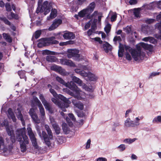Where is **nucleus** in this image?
I'll list each match as a JSON object with an SVG mask.
<instances>
[{"mask_svg": "<svg viewBox=\"0 0 161 161\" xmlns=\"http://www.w3.org/2000/svg\"><path fill=\"white\" fill-rule=\"evenodd\" d=\"M148 47V45L143 42L137 45L136 49H133L128 46H126L125 47L126 51V58L130 61L132 58L135 61L140 62L144 59L145 57V53L143 51V49H147Z\"/></svg>", "mask_w": 161, "mask_h": 161, "instance_id": "nucleus-1", "label": "nucleus"}, {"mask_svg": "<svg viewBox=\"0 0 161 161\" xmlns=\"http://www.w3.org/2000/svg\"><path fill=\"white\" fill-rule=\"evenodd\" d=\"M56 79L58 82L68 87L73 91L74 92H70L69 93L71 96L74 97L75 98L78 100H83L86 97L85 93L79 90L73 82L71 81L69 82H68L66 83L62 78L58 76L56 77Z\"/></svg>", "mask_w": 161, "mask_h": 161, "instance_id": "nucleus-2", "label": "nucleus"}, {"mask_svg": "<svg viewBox=\"0 0 161 161\" xmlns=\"http://www.w3.org/2000/svg\"><path fill=\"white\" fill-rule=\"evenodd\" d=\"M16 137L17 141L19 142L21 151L25 152L26 150V145L29 144L28 137L25 135V128L18 129L16 131Z\"/></svg>", "mask_w": 161, "mask_h": 161, "instance_id": "nucleus-3", "label": "nucleus"}, {"mask_svg": "<svg viewBox=\"0 0 161 161\" xmlns=\"http://www.w3.org/2000/svg\"><path fill=\"white\" fill-rule=\"evenodd\" d=\"M58 97L63 101L64 102H61L55 98H52L51 99L52 101L56 105H57L64 112H66V108H68L69 104L71 103L69 100V98H67L61 94H59L58 96Z\"/></svg>", "mask_w": 161, "mask_h": 161, "instance_id": "nucleus-4", "label": "nucleus"}, {"mask_svg": "<svg viewBox=\"0 0 161 161\" xmlns=\"http://www.w3.org/2000/svg\"><path fill=\"white\" fill-rule=\"evenodd\" d=\"M37 124H36L35 126L38 135L42 140H44L45 144L49 147L51 145V143L49 138L47 137V135L44 131H42V133H41L40 127Z\"/></svg>", "mask_w": 161, "mask_h": 161, "instance_id": "nucleus-5", "label": "nucleus"}, {"mask_svg": "<svg viewBox=\"0 0 161 161\" xmlns=\"http://www.w3.org/2000/svg\"><path fill=\"white\" fill-rule=\"evenodd\" d=\"M143 118L142 117H136L135 121L131 120L130 118H127L125 121V126L127 127L137 126L140 125L139 120Z\"/></svg>", "mask_w": 161, "mask_h": 161, "instance_id": "nucleus-6", "label": "nucleus"}, {"mask_svg": "<svg viewBox=\"0 0 161 161\" xmlns=\"http://www.w3.org/2000/svg\"><path fill=\"white\" fill-rule=\"evenodd\" d=\"M8 122L7 120H4L3 122L1 124L2 126H4L6 127V130L8 135L10 136V140L12 143H14L15 142V137L14 136V131L8 126Z\"/></svg>", "mask_w": 161, "mask_h": 161, "instance_id": "nucleus-7", "label": "nucleus"}, {"mask_svg": "<svg viewBox=\"0 0 161 161\" xmlns=\"http://www.w3.org/2000/svg\"><path fill=\"white\" fill-rule=\"evenodd\" d=\"M67 56L69 58L73 57V59L77 61H79L80 55L79 54V51L76 49H69L67 51Z\"/></svg>", "mask_w": 161, "mask_h": 161, "instance_id": "nucleus-8", "label": "nucleus"}, {"mask_svg": "<svg viewBox=\"0 0 161 161\" xmlns=\"http://www.w3.org/2000/svg\"><path fill=\"white\" fill-rule=\"evenodd\" d=\"M28 134L31 142L33 146L36 148H37L38 146L36 142V139L35 135L33 133L31 128L30 126L27 128Z\"/></svg>", "mask_w": 161, "mask_h": 161, "instance_id": "nucleus-9", "label": "nucleus"}, {"mask_svg": "<svg viewBox=\"0 0 161 161\" xmlns=\"http://www.w3.org/2000/svg\"><path fill=\"white\" fill-rule=\"evenodd\" d=\"M33 100L36 102L38 106L39 109L40 111L41 114V118L42 119H45V113L44 109L43 107L41 102L36 97L34 96Z\"/></svg>", "mask_w": 161, "mask_h": 161, "instance_id": "nucleus-10", "label": "nucleus"}, {"mask_svg": "<svg viewBox=\"0 0 161 161\" xmlns=\"http://www.w3.org/2000/svg\"><path fill=\"white\" fill-rule=\"evenodd\" d=\"M4 141L3 138L0 136V154H3L6 155V153L10 151V149H8L4 146Z\"/></svg>", "mask_w": 161, "mask_h": 161, "instance_id": "nucleus-11", "label": "nucleus"}, {"mask_svg": "<svg viewBox=\"0 0 161 161\" xmlns=\"http://www.w3.org/2000/svg\"><path fill=\"white\" fill-rule=\"evenodd\" d=\"M51 3H49L47 1H45L42 6V12H44V14L46 15L48 14L52 8Z\"/></svg>", "mask_w": 161, "mask_h": 161, "instance_id": "nucleus-12", "label": "nucleus"}, {"mask_svg": "<svg viewBox=\"0 0 161 161\" xmlns=\"http://www.w3.org/2000/svg\"><path fill=\"white\" fill-rule=\"evenodd\" d=\"M29 114L31 116L34 122L36 124H39L40 122V120L34 111V109L31 108L30 109Z\"/></svg>", "mask_w": 161, "mask_h": 161, "instance_id": "nucleus-13", "label": "nucleus"}, {"mask_svg": "<svg viewBox=\"0 0 161 161\" xmlns=\"http://www.w3.org/2000/svg\"><path fill=\"white\" fill-rule=\"evenodd\" d=\"M142 31L145 34L150 35L153 33L152 28L148 25H142Z\"/></svg>", "mask_w": 161, "mask_h": 161, "instance_id": "nucleus-14", "label": "nucleus"}, {"mask_svg": "<svg viewBox=\"0 0 161 161\" xmlns=\"http://www.w3.org/2000/svg\"><path fill=\"white\" fill-rule=\"evenodd\" d=\"M62 22V21L61 19H55L53 21L52 25L48 28V30L49 31H52L54 30L60 25Z\"/></svg>", "mask_w": 161, "mask_h": 161, "instance_id": "nucleus-15", "label": "nucleus"}, {"mask_svg": "<svg viewBox=\"0 0 161 161\" xmlns=\"http://www.w3.org/2000/svg\"><path fill=\"white\" fill-rule=\"evenodd\" d=\"M60 63L63 65H65L70 67H76L77 66L70 60L65 58L61 59H60Z\"/></svg>", "mask_w": 161, "mask_h": 161, "instance_id": "nucleus-16", "label": "nucleus"}, {"mask_svg": "<svg viewBox=\"0 0 161 161\" xmlns=\"http://www.w3.org/2000/svg\"><path fill=\"white\" fill-rule=\"evenodd\" d=\"M142 7L144 11L147 10H153L156 7V2H153L149 4H144Z\"/></svg>", "mask_w": 161, "mask_h": 161, "instance_id": "nucleus-17", "label": "nucleus"}, {"mask_svg": "<svg viewBox=\"0 0 161 161\" xmlns=\"http://www.w3.org/2000/svg\"><path fill=\"white\" fill-rule=\"evenodd\" d=\"M45 40L46 46L51 44H56L58 43V41L55 40L54 36H52L48 38H45Z\"/></svg>", "mask_w": 161, "mask_h": 161, "instance_id": "nucleus-18", "label": "nucleus"}, {"mask_svg": "<svg viewBox=\"0 0 161 161\" xmlns=\"http://www.w3.org/2000/svg\"><path fill=\"white\" fill-rule=\"evenodd\" d=\"M72 102L74 106L75 107L78 108L80 110H82L83 109L84 105L79 101L73 99L72 100Z\"/></svg>", "mask_w": 161, "mask_h": 161, "instance_id": "nucleus-19", "label": "nucleus"}, {"mask_svg": "<svg viewBox=\"0 0 161 161\" xmlns=\"http://www.w3.org/2000/svg\"><path fill=\"white\" fill-rule=\"evenodd\" d=\"M52 68L53 69H56L59 73L61 75H66L69 74V73L66 72L65 69H62L61 67L55 65L53 66Z\"/></svg>", "mask_w": 161, "mask_h": 161, "instance_id": "nucleus-20", "label": "nucleus"}, {"mask_svg": "<svg viewBox=\"0 0 161 161\" xmlns=\"http://www.w3.org/2000/svg\"><path fill=\"white\" fill-rule=\"evenodd\" d=\"M84 77H87V79L91 81H95L98 79V77L96 75L90 72L87 73V75Z\"/></svg>", "mask_w": 161, "mask_h": 161, "instance_id": "nucleus-21", "label": "nucleus"}, {"mask_svg": "<svg viewBox=\"0 0 161 161\" xmlns=\"http://www.w3.org/2000/svg\"><path fill=\"white\" fill-rule=\"evenodd\" d=\"M88 12L89 11L87 10V9L86 8L84 9L79 13L78 15H75V17L77 19H78V16H79L80 17H83L90 14Z\"/></svg>", "mask_w": 161, "mask_h": 161, "instance_id": "nucleus-22", "label": "nucleus"}, {"mask_svg": "<svg viewBox=\"0 0 161 161\" xmlns=\"http://www.w3.org/2000/svg\"><path fill=\"white\" fill-rule=\"evenodd\" d=\"M64 38L66 40L73 39L75 37V35L72 32H67L63 35Z\"/></svg>", "mask_w": 161, "mask_h": 161, "instance_id": "nucleus-23", "label": "nucleus"}, {"mask_svg": "<svg viewBox=\"0 0 161 161\" xmlns=\"http://www.w3.org/2000/svg\"><path fill=\"white\" fill-rule=\"evenodd\" d=\"M101 47L106 52H108L112 50L111 46L107 42H104L103 44Z\"/></svg>", "mask_w": 161, "mask_h": 161, "instance_id": "nucleus-24", "label": "nucleus"}, {"mask_svg": "<svg viewBox=\"0 0 161 161\" xmlns=\"http://www.w3.org/2000/svg\"><path fill=\"white\" fill-rule=\"evenodd\" d=\"M8 117L11 119L14 122H16V119L12 109L11 108H9L8 109Z\"/></svg>", "mask_w": 161, "mask_h": 161, "instance_id": "nucleus-25", "label": "nucleus"}, {"mask_svg": "<svg viewBox=\"0 0 161 161\" xmlns=\"http://www.w3.org/2000/svg\"><path fill=\"white\" fill-rule=\"evenodd\" d=\"M46 110L48 111L51 114L53 113V110L52 108L51 104L47 101L42 103Z\"/></svg>", "mask_w": 161, "mask_h": 161, "instance_id": "nucleus-26", "label": "nucleus"}, {"mask_svg": "<svg viewBox=\"0 0 161 161\" xmlns=\"http://www.w3.org/2000/svg\"><path fill=\"white\" fill-rule=\"evenodd\" d=\"M142 40L145 42H149L150 43L153 44H155L157 42V41L155 39L150 36L144 37L142 39Z\"/></svg>", "mask_w": 161, "mask_h": 161, "instance_id": "nucleus-27", "label": "nucleus"}, {"mask_svg": "<svg viewBox=\"0 0 161 161\" xmlns=\"http://www.w3.org/2000/svg\"><path fill=\"white\" fill-rule=\"evenodd\" d=\"M57 12L56 9H52L49 16H48L47 18V20L53 19L55 18L57 15Z\"/></svg>", "mask_w": 161, "mask_h": 161, "instance_id": "nucleus-28", "label": "nucleus"}, {"mask_svg": "<svg viewBox=\"0 0 161 161\" xmlns=\"http://www.w3.org/2000/svg\"><path fill=\"white\" fill-rule=\"evenodd\" d=\"M44 126L48 136V137L47 136V137L49 138V140L50 141V140L52 139L53 138V135L51 130L49 126L47 125H45Z\"/></svg>", "mask_w": 161, "mask_h": 161, "instance_id": "nucleus-29", "label": "nucleus"}, {"mask_svg": "<svg viewBox=\"0 0 161 161\" xmlns=\"http://www.w3.org/2000/svg\"><path fill=\"white\" fill-rule=\"evenodd\" d=\"M142 10H144V9L142 7H141L140 8L134 9V15L135 16L136 18H139L140 17V12Z\"/></svg>", "mask_w": 161, "mask_h": 161, "instance_id": "nucleus-30", "label": "nucleus"}, {"mask_svg": "<svg viewBox=\"0 0 161 161\" xmlns=\"http://www.w3.org/2000/svg\"><path fill=\"white\" fill-rule=\"evenodd\" d=\"M71 78L72 80L75 83L78 84L80 86H82L84 84L79 78L75 76H72L71 77Z\"/></svg>", "mask_w": 161, "mask_h": 161, "instance_id": "nucleus-31", "label": "nucleus"}, {"mask_svg": "<svg viewBox=\"0 0 161 161\" xmlns=\"http://www.w3.org/2000/svg\"><path fill=\"white\" fill-rule=\"evenodd\" d=\"M79 69L76 68L75 69V71L76 73L79 74L81 76L84 77L87 75V73L85 72L84 71L81 70V69L79 67Z\"/></svg>", "mask_w": 161, "mask_h": 161, "instance_id": "nucleus-32", "label": "nucleus"}, {"mask_svg": "<svg viewBox=\"0 0 161 161\" xmlns=\"http://www.w3.org/2000/svg\"><path fill=\"white\" fill-rule=\"evenodd\" d=\"M17 110L18 111V114L17 115V117L18 119H20L21 122L23 125L24 126L25 125V122L24 120L23 116L20 111V110L19 108H17Z\"/></svg>", "mask_w": 161, "mask_h": 161, "instance_id": "nucleus-33", "label": "nucleus"}, {"mask_svg": "<svg viewBox=\"0 0 161 161\" xmlns=\"http://www.w3.org/2000/svg\"><path fill=\"white\" fill-rule=\"evenodd\" d=\"M95 7V4L94 2H92L91 3L88 7L86 8L88 12L90 14L93 11Z\"/></svg>", "mask_w": 161, "mask_h": 161, "instance_id": "nucleus-34", "label": "nucleus"}, {"mask_svg": "<svg viewBox=\"0 0 161 161\" xmlns=\"http://www.w3.org/2000/svg\"><path fill=\"white\" fill-rule=\"evenodd\" d=\"M154 124L161 123V115L157 116L154 118L152 120Z\"/></svg>", "mask_w": 161, "mask_h": 161, "instance_id": "nucleus-35", "label": "nucleus"}, {"mask_svg": "<svg viewBox=\"0 0 161 161\" xmlns=\"http://www.w3.org/2000/svg\"><path fill=\"white\" fill-rule=\"evenodd\" d=\"M46 60L49 62H55L57 58L54 56H47L46 58Z\"/></svg>", "mask_w": 161, "mask_h": 161, "instance_id": "nucleus-36", "label": "nucleus"}, {"mask_svg": "<svg viewBox=\"0 0 161 161\" xmlns=\"http://www.w3.org/2000/svg\"><path fill=\"white\" fill-rule=\"evenodd\" d=\"M46 46L45 38L41 39L39 40L37 44V46L39 47H42Z\"/></svg>", "mask_w": 161, "mask_h": 161, "instance_id": "nucleus-37", "label": "nucleus"}, {"mask_svg": "<svg viewBox=\"0 0 161 161\" xmlns=\"http://www.w3.org/2000/svg\"><path fill=\"white\" fill-rule=\"evenodd\" d=\"M136 138H126L124 139L123 142L125 143L130 144L134 142L137 140Z\"/></svg>", "mask_w": 161, "mask_h": 161, "instance_id": "nucleus-38", "label": "nucleus"}, {"mask_svg": "<svg viewBox=\"0 0 161 161\" xmlns=\"http://www.w3.org/2000/svg\"><path fill=\"white\" fill-rule=\"evenodd\" d=\"M123 31L127 34H130L132 33V26L131 25L127 26L126 27L123 28Z\"/></svg>", "mask_w": 161, "mask_h": 161, "instance_id": "nucleus-39", "label": "nucleus"}, {"mask_svg": "<svg viewBox=\"0 0 161 161\" xmlns=\"http://www.w3.org/2000/svg\"><path fill=\"white\" fill-rule=\"evenodd\" d=\"M3 35L4 38L7 42L9 43L12 42V39L9 35L5 33H3Z\"/></svg>", "mask_w": 161, "mask_h": 161, "instance_id": "nucleus-40", "label": "nucleus"}, {"mask_svg": "<svg viewBox=\"0 0 161 161\" xmlns=\"http://www.w3.org/2000/svg\"><path fill=\"white\" fill-rule=\"evenodd\" d=\"M7 17L8 18L10 19L13 18L15 19H18V16L17 14L12 12L10 13V14L9 15H7Z\"/></svg>", "mask_w": 161, "mask_h": 161, "instance_id": "nucleus-41", "label": "nucleus"}, {"mask_svg": "<svg viewBox=\"0 0 161 161\" xmlns=\"http://www.w3.org/2000/svg\"><path fill=\"white\" fill-rule=\"evenodd\" d=\"M121 41V39L120 36H116L114 37L113 39L114 43L116 45L117 44V42H119L120 45V42Z\"/></svg>", "mask_w": 161, "mask_h": 161, "instance_id": "nucleus-42", "label": "nucleus"}, {"mask_svg": "<svg viewBox=\"0 0 161 161\" xmlns=\"http://www.w3.org/2000/svg\"><path fill=\"white\" fill-rule=\"evenodd\" d=\"M82 86L86 91L90 92H92L93 91V89L92 86L88 87L85 84H84Z\"/></svg>", "mask_w": 161, "mask_h": 161, "instance_id": "nucleus-43", "label": "nucleus"}, {"mask_svg": "<svg viewBox=\"0 0 161 161\" xmlns=\"http://www.w3.org/2000/svg\"><path fill=\"white\" fill-rule=\"evenodd\" d=\"M126 148V147L125 145L124 144H121L118 146L117 147V148L118 149L120 152H123L125 149Z\"/></svg>", "mask_w": 161, "mask_h": 161, "instance_id": "nucleus-44", "label": "nucleus"}, {"mask_svg": "<svg viewBox=\"0 0 161 161\" xmlns=\"http://www.w3.org/2000/svg\"><path fill=\"white\" fill-rule=\"evenodd\" d=\"M53 127L55 130V132L57 134H59L60 133V129L58 124L53 125Z\"/></svg>", "mask_w": 161, "mask_h": 161, "instance_id": "nucleus-45", "label": "nucleus"}, {"mask_svg": "<svg viewBox=\"0 0 161 161\" xmlns=\"http://www.w3.org/2000/svg\"><path fill=\"white\" fill-rule=\"evenodd\" d=\"M145 22L148 24L153 23L155 21V19H153L147 18L145 19Z\"/></svg>", "mask_w": 161, "mask_h": 161, "instance_id": "nucleus-46", "label": "nucleus"}, {"mask_svg": "<svg viewBox=\"0 0 161 161\" xmlns=\"http://www.w3.org/2000/svg\"><path fill=\"white\" fill-rule=\"evenodd\" d=\"M111 29V25L109 24H107L104 28L105 31L108 34L109 32Z\"/></svg>", "mask_w": 161, "mask_h": 161, "instance_id": "nucleus-47", "label": "nucleus"}, {"mask_svg": "<svg viewBox=\"0 0 161 161\" xmlns=\"http://www.w3.org/2000/svg\"><path fill=\"white\" fill-rule=\"evenodd\" d=\"M62 128L64 132L67 133L68 130L67 125L65 123H63L62 124Z\"/></svg>", "mask_w": 161, "mask_h": 161, "instance_id": "nucleus-48", "label": "nucleus"}, {"mask_svg": "<svg viewBox=\"0 0 161 161\" xmlns=\"http://www.w3.org/2000/svg\"><path fill=\"white\" fill-rule=\"evenodd\" d=\"M0 19L3 21L6 24L8 25H10V22L5 17H0Z\"/></svg>", "mask_w": 161, "mask_h": 161, "instance_id": "nucleus-49", "label": "nucleus"}, {"mask_svg": "<svg viewBox=\"0 0 161 161\" xmlns=\"http://www.w3.org/2000/svg\"><path fill=\"white\" fill-rule=\"evenodd\" d=\"M18 74L21 79L24 78L25 77V71H19L18 72Z\"/></svg>", "mask_w": 161, "mask_h": 161, "instance_id": "nucleus-50", "label": "nucleus"}, {"mask_svg": "<svg viewBox=\"0 0 161 161\" xmlns=\"http://www.w3.org/2000/svg\"><path fill=\"white\" fill-rule=\"evenodd\" d=\"M41 33V30H38L36 31L35 33V37L36 39L38 38Z\"/></svg>", "mask_w": 161, "mask_h": 161, "instance_id": "nucleus-51", "label": "nucleus"}, {"mask_svg": "<svg viewBox=\"0 0 161 161\" xmlns=\"http://www.w3.org/2000/svg\"><path fill=\"white\" fill-rule=\"evenodd\" d=\"M6 10L8 11H10L11 10V5L8 3H6L5 4Z\"/></svg>", "mask_w": 161, "mask_h": 161, "instance_id": "nucleus-52", "label": "nucleus"}, {"mask_svg": "<svg viewBox=\"0 0 161 161\" xmlns=\"http://www.w3.org/2000/svg\"><path fill=\"white\" fill-rule=\"evenodd\" d=\"M39 97L40 99L42 102V103L46 101L43 95L42 94H40L39 95Z\"/></svg>", "mask_w": 161, "mask_h": 161, "instance_id": "nucleus-53", "label": "nucleus"}, {"mask_svg": "<svg viewBox=\"0 0 161 161\" xmlns=\"http://www.w3.org/2000/svg\"><path fill=\"white\" fill-rule=\"evenodd\" d=\"M117 18V15L115 13H114L111 17V21H115Z\"/></svg>", "mask_w": 161, "mask_h": 161, "instance_id": "nucleus-54", "label": "nucleus"}, {"mask_svg": "<svg viewBox=\"0 0 161 161\" xmlns=\"http://www.w3.org/2000/svg\"><path fill=\"white\" fill-rule=\"evenodd\" d=\"M50 92L52 94L54 97H56L58 96L57 93H56L55 91L53 89L51 88L50 89Z\"/></svg>", "mask_w": 161, "mask_h": 161, "instance_id": "nucleus-55", "label": "nucleus"}, {"mask_svg": "<svg viewBox=\"0 0 161 161\" xmlns=\"http://www.w3.org/2000/svg\"><path fill=\"white\" fill-rule=\"evenodd\" d=\"M91 140L90 139H88L86 143V149H89L90 147V145L91 144Z\"/></svg>", "mask_w": 161, "mask_h": 161, "instance_id": "nucleus-56", "label": "nucleus"}, {"mask_svg": "<svg viewBox=\"0 0 161 161\" xmlns=\"http://www.w3.org/2000/svg\"><path fill=\"white\" fill-rule=\"evenodd\" d=\"M159 74V72H153L150 75L149 78H152L156 75H158Z\"/></svg>", "mask_w": 161, "mask_h": 161, "instance_id": "nucleus-57", "label": "nucleus"}, {"mask_svg": "<svg viewBox=\"0 0 161 161\" xmlns=\"http://www.w3.org/2000/svg\"><path fill=\"white\" fill-rule=\"evenodd\" d=\"M137 3V0H130L129 3L130 5H134Z\"/></svg>", "mask_w": 161, "mask_h": 161, "instance_id": "nucleus-58", "label": "nucleus"}, {"mask_svg": "<svg viewBox=\"0 0 161 161\" xmlns=\"http://www.w3.org/2000/svg\"><path fill=\"white\" fill-rule=\"evenodd\" d=\"M155 2L156 7L158 8L161 9V1Z\"/></svg>", "mask_w": 161, "mask_h": 161, "instance_id": "nucleus-59", "label": "nucleus"}, {"mask_svg": "<svg viewBox=\"0 0 161 161\" xmlns=\"http://www.w3.org/2000/svg\"><path fill=\"white\" fill-rule=\"evenodd\" d=\"M51 123L52 124V126H53V125H56L57 124L55 121L54 119L53 118H50Z\"/></svg>", "mask_w": 161, "mask_h": 161, "instance_id": "nucleus-60", "label": "nucleus"}, {"mask_svg": "<svg viewBox=\"0 0 161 161\" xmlns=\"http://www.w3.org/2000/svg\"><path fill=\"white\" fill-rule=\"evenodd\" d=\"M78 67L81 69V70H86L87 69V67L86 66L82 65L81 64L78 65Z\"/></svg>", "mask_w": 161, "mask_h": 161, "instance_id": "nucleus-61", "label": "nucleus"}, {"mask_svg": "<svg viewBox=\"0 0 161 161\" xmlns=\"http://www.w3.org/2000/svg\"><path fill=\"white\" fill-rule=\"evenodd\" d=\"M93 39L96 41L98 42L100 44H102L103 42L101 40L100 38L99 37H95Z\"/></svg>", "mask_w": 161, "mask_h": 161, "instance_id": "nucleus-62", "label": "nucleus"}, {"mask_svg": "<svg viewBox=\"0 0 161 161\" xmlns=\"http://www.w3.org/2000/svg\"><path fill=\"white\" fill-rule=\"evenodd\" d=\"M107 159L103 157H99L97 159V161H107Z\"/></svg>", "mask_w": 161, "mask_h": 161, "instance_id": "nucleus-63", "label": "nucleus"}, {"mask_svg": "<svg viewBox=\"0 0 161 161\" xmlns=\"http://www.w3.org/2000/svg\"><path fill=\"white\" fill-rule=\"evenodd\" d=\"M77 114L78 117H83L85 116L84 114L82 112H78Z\"/></svg>", "mask_w": 161, "mask_h": 161, "instance_id": "nucleus-64", "label": "nucleus"}]
</instances>
